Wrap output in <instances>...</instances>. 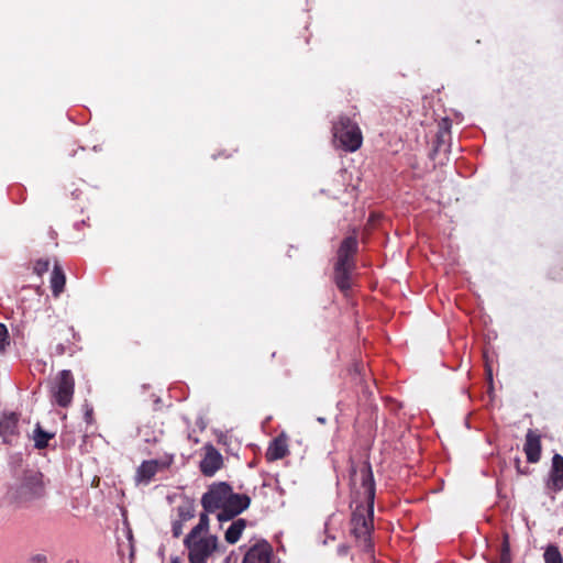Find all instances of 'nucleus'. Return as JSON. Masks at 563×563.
I'll use <instances>...</instances> for the list:
<instances>
[{"label": "nucleus", "mask_w": 563, "mask_h": 563, "mask_svg": "<svg viewBox=\"0 0 563 563\" xmlns=\"http://www.w3.org/2000/svg\"><path fill=\"white\" fill-rule=\"evenodd\" d=\"M159 463L156 460L145 461L137 468V481L148 483L157 473Z\"/></svg>", "instance_id": "obj_16"}, {"label": "nucleus", "mask_w": 563, "mask_h": 563, "mask_svg": "<svg viewBox=\"0 0 563 563\" xmlns=\"http://www.w3.org/2000/svg\"><path fill=\"white\" fill-rule=\"evenodd\" d=\"M74 385V378L70 371H62L58 375L56 385L53 387V396L59 406L67 407L71 402Z\"/></svg>", "instance_id": "obj_7"}, {"label": "nucleus", "mask_w": 563, "mask_h": 563, "mask_svg": "<svg viewBox=\"0 0 563 563\" xmlns=\"http://www.w3.org/2000/svg\"><path fill=\"white\" fill-rule=\"evenodd\" d=\"M65 283L66 277L62 267L55 264L51 276V288L55 297H58L63 292Z\"/></svg>", "instance_id": "obj_17"}, {"label": "nucleus", "mask_w": 563, "mask_h": 563, "mask_svg": "<svg viewBox=\"0 0 563 563\" xmlns=\"http://www.w3.org/2000/svg\"><path fill=\"white\" fill-rule=\"evenodd\" d=\"M551 481L555 490L563 487V456L560 454H554L552 459Z\"/></svg>", "instance_id": "obj_15"}, {"label": "nucleus", "mask_w": 563, "mask_h": 563, "mask_svg": "<svg viewBox=\"0 0 563 563\" xmlns=\"http://www.w3.org/2000/svg\"><path fill=\"white\" fill-rule=\"evenodd\" d=\"M170 563H180V562L177 558H175V559H172Z\"/></svg>", "instance_id": "obj_29"}, {"label": "nucleus", "mask_w": 563, "mask_h": 563, "mask_svg": "<svg viewBox=\"0 0 563 563\" xmlns=\"http://www.w3.org/2000/svg\"><path fill=\"white\" fill-rule=\"evenodd\" d=\"M190 563H206L216 551L218 539L211 534L188 533L184 540Z\"/></svg>", "instance_id": "obj_3"}, {"label": "nucleus", "mask_w": 563, "mask_h": 563, "mask_svg": "<svg viewBox=\"0 0 563 563\" xmlns=\"http://www.w3.org/2000/svg\"><path fill=\"white\" fill-rule=\"evenodd\" d=\"M184 523H185L184 521H180V520H178V519H177V520H175V521L173 522V529H172V531H173V536H174L175 538H178V537H180V536H181V533H183V526H184Z\"/></svg>", "instance_id": "obj_26"}, {"label": "nucleus", "mask_w": 563, "mask_h": 563, "mask_svg": "<svg viewBox=\"0 0 563 563\" xmlns=\"http://www.w3.org/2000/svg\"><path fill=\"white\" fill-rule=\"evenodd\" d=\"M209 518L207 514H201L199 518V522L195 526L189 533L196 534H209Z\"/></svg>", "instance_id": "obj_22"}, {"label": "nucleus", "mask_w": 563, "mask_h": 563, "mask_svg": "<svg viewBox=\"0 0 563 563\" xmlns=\"http://www.w3.org/2000/svg\"><path fill=\"white\" fill-rule=\"evenodd\" d=\"M9 344V333L4 324L0 323V351Z\"/></svg>", "instance_id": "obj_23"}, {"label": "nucleus", "mask_w": 563, "mask_h": 563, "mask_svg": "<svg viewBox=\"0 0 563 563\" xmlns=\"http://www.w3.org/2000/svg\"><path fill=\"white\" fill-rule=\"evenodd\" d=\"M0 437L5 443L13 444L20 437L19 416L14 412H3L0 416Z\"/></svg>", "instance_id": "obj_8"}, {"label": "nucleus", "mask_w": 563, "mask_h": 563, "mask_svg": "<svg viewBox=\"0 0 563 563\" xmlns=\"http://www.w3.org/2000/svg\"><path fill=\"white\" fill-rule=\"evenodd\" d=\"M230 487L227 483L213 484L207 493L202 495L201 505L206 512L222 511Z\"/></svg>", "instance_id": "obj_5"}, {"label": "nucleus", "mask_w": 563, "mask_h": 563, "mask_svg": "<svg viewBox=\"0 0 563 563\" xmlns=\"http://www.w3.org/2000/svg\"><path fill=\"white\" fill-rule=\"evenodd\" d=\"M223 459L220 452L209 445L206 448V454L200 462V471L206 476H213L222 466Z\"/></svg>", "instance_id": "obj_9"}, {"label": "nucleus", "mask_w": 563, "mask_h": 563, "mask_svg": "<svg viewBox=\"0 0 563 563\" xmlns=\"http://www.w3.org/2000/svg\"><path fill=\"white\" fill-rule=\"evenodd\" d=\"M349 553V547L346 544H340L338 547V554L341 556H346Z\"/></svg>", "instance_id": "obj_27"}, {"label": "nucleus", "mask_w": 563, "mask_h": 563, "mask_svg": "<svg viewBox=\"0 0 563 563\" xmlns=\"http://www.w3.org/2000/svg\"><path fill=\"white\" fill-rule=\"evenodd\" d=\"M54 437L53 433L44 431L40 424L36 426L33 434L34 445L36 449H44L48 445V441Z\"/></svg>", "instance_id": "obj_19"}, {"label": "nucleus", "mask_w": 563, "mask_h": 563, "mask_svg": "<svg viewBox=\"0 0 563 563\" xmlns=\"http://www.w3.org/2000/svg\"><path fill=\"white\" fill-rule=\"evenodd\" d=\"M357 251V240L354 236H347L343 240L339 252H338V262H341V265L346 263L354 264L353 255Z\"/></svg>", "instance_id": "obj_12"}, {"label": "nucleus", "mask_w": 563, "mask_h": 563, "mask_svg": "<svg viewBox=\"0 0 563 563\" xmlns=\"http://www.w3.org/2000/svg\"><path fill=\"white\" fill-rule=\"evenodd\" d=\"M353 268H354V264L346 263L344 265H341V262H336V264H335L334 279H335L336 286L342 291H346L351 288L350 274Z\"/></svg>", "instance_id": "obj_13"}, {"label": "nucleus", "mask_w": 563, "mask_h": 563, "mask_svg": "<svg viewBox=\"0 0 563 563\" xmlns=\"http://www.w3.org/2000/svg\"><path fill=\"white\" fill-rule=\"evenodd\" d=\"M272 548L263 541L254 544L244 555L243 563H271Z\"/></svg>", "instance_id": "obj_10"}, {"label": "nucleus", "mask_w": 563, "mask_h": 563, "mask_svg": "<svg viewBox=\"0 0 563 563\" xmlns=\"http://www.w3.org/2000/svg\"><path fill=\"white\" fill-rule=\"evenodd\" d=\"M288 453L287 439L284 435H279L272 441L267 451L266 459L268 461H276L285 457Z\"/></svg>", "instance_id": "obj_14"}, {"label": "nucleus", "mask_w": 563, "mask_h": 563, "mask_svg": "<svg viewBox=\"0 0 563 563\" xmlns=\"http://www.w3.org/2000/svg\"><path fill=\"white\" fill-rule=\"evenodd\" d=\"M44 495V484L41 474L33 473L26 476L16 489V500L27 504Z\"/></svg>", "instance_id": "obj_4"}, {"label": "nucleus", "mask_w": 563, "mask_h": 563, "mask_svg": "<svg viewBox=\"0 0 563 563\" xmlns=\"http://www.w3.org/2000/svg\"><path fill=\"white\" fill-rule=\"evenodd\" d=\"M318 422H320V423H325V418H323V417H319V418H318Z\"/></svg>", "instance_id": "obj_28"}, {"label": "nucleus", "mask_w": 563, "mask_h": 563, "mask_svg": "<svg viewBox=\"0 0 563 563\" xmlns=\"http://www.w3.org/2000/svg\"><path fill=\"white\" fill-rule=\"evenodd\" d=\"M246 527V522L244 519H238L231 523V526L225 531V541L230 544H234L239 541L243 530Z\"/></svg>", "instance_id": "obj_18"}, {"label": "nucleus", "mask_w": 563, "mask_h": 563, "mask_svg": "<svg viewBox=\"0 0 563 563\" xmlns=\"http://www.w3.org/2000/svg\"><path fill=\"white\" fill-rule=\"evenodd\" d=\"M333 139L336 146L346 152L357 151L363 142L361 129L350 118L341 115L332 126Z\"/></svg>", "instance_id": "obj_2"}, {"label": "nucleus", "mask_w": 563, "mask_h": 563, "mask_svg": "<svg viewBox=\"0 0 563 563\" xmlns=\"http://www.w3.org/2000/svg\"><path fill=\"white\" fill-rule=\"evenodd\" d=\"M48 266H49L48 261L41 260V261L36 262L34 269L38 275H42L43 273L48 271Z\"/></svg>", "instance_id": "obj_25"}, {"label": "nucleus", "mask_w": 563, "mask_h": 563, "mask_svg": "<svg viewBox=\"0 0 563 563\" xmlns=\"http://www.w3.org/2000/svg\"><path fill=\"white\" fill-rule=\"evenodd\" d=\"M178 520L188 521L195 517V506L191 501L186 500L177 507Z\"/></svg>", "instance_id": "obj_20"}, {"label": "nucleus", "mask_w": 563, "mask_h": 563, "mask_svg": "<svg viewBox=\"0 0 563 563\" xmlns=\"http://www.w3.org/2000/svg\"><path fill=\"white\" fill-rule=\"evenodd\" d=\"M251 499L245 494H235L230 487L229 496L227 498L224 508L219 511L217 518L220 522L231 520L235 516L240 515L246 508H249Z\"/></svg>", "instance_id": "obj_6"}, {"label": "nucleus", "mask_w": 563, "mask_h": 563, "mask_svg": "<svg viewBox=\"0 0 563 563\" xmlns=\"http://www.w3.org/2000/svg\"><path fill=\"white\" fill-rule=\"evenodd\" d=\"M500 563H510V551H509V545H508L507 541H505L503 544Z\"/></svg>", "instance_id": "obj_24"}, {"label": "nucleus", "mask_w": 563, "mask_h": 563, "mask_svg": "<svg viewBox=\"0 0 563 563\" xmlns=\"http://www.w3.org/2000/svg\"><path fill=\"white\" fill-rule=\"evenodd\" d=\"M351 476L354 484L357 482L361 484L354 500L355 508L351 518V532L362 551L368 554L369 559H374V544L371 534L374 529L375 482L369 463H363L358 471L352 468Z\"/></svg>", "instance_id": "obj_1"}, {"label": "nucleus", "mask_w": 563, "mask_h": 563, "mask_svg": "<svg viewBox=\"0 0 563 563\" xmlns=\"http://www.w3.org/2000/svg\"><path fill=\"white\" fill-rule=\"evenodd\" d=\"M545 563H563L562 555L555 545H549L543 554Z\"/></svg>", "instance_id": "obj_21"}, {"label": "nucleus", "mask_w": 563, "mask_h": 563, "mask_svg": "<svg viewBox=\"0 0 563 563\" xmlns=\"http://www.w3.org/2000/svg\"><path fill=\"white\" fill-rule=\"evenodd\" d=\"M527 460L530 463H537L541 457V437L534 430H528L523 445Z\"/></svg>", "instance_id": "obj_11"}]
</instances>
